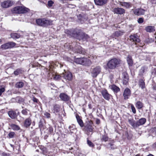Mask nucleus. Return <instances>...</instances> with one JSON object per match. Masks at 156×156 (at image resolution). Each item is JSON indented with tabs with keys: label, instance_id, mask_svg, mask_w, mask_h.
Wrapping results in <instances>:
<instances>
[{
	"label": "nucleus",
	"instance_id": "1",
	"mask_svg": "<svg viewBox=\"0 0 156 156\" xmlns=\"http://www.w3.org/2000/svg\"><path fill=\"white\" fill-rule=\"evenodd\" d=\"M128 121L133 128L136 129L140 126L144 125L146 122V119L145 118H141L136 121L133 119L130 118L128 119Z\"/></svg>",
	"mask_w": 156,
	"mask_h": 156
},
{
	"label": "nucleus",
	"instance_id": "2",
	"mask_svg": "<svg viewBox=\"0 0 156 156\" xmlns=\"http://www.w3.org/2000/svg\"><path fill=\"white\" fill-rule=\"evenodd\" d=\"M121 60L119 58H113L107 63V67L110 69H113L118 67L121 63Z\"/></svg>",
	"mask_w": 156,
	"mask_h": 156
},
{
	"label": "nucleus",
	"instance_id": "3",
	"mask_svg": "<svg viewBox=\"0 0 156 156\" xmlns=\"http://www.w3.org/2000/svg\"><path fill=\"white\" fill-rule=\"evenodd\" d=\"M74 36L80 40H82L83 41H87L89 38L88 36L82 32L81 30H76L74 32Z\"/></svg>",
	"mask_w": 156,
	"mask_h": 156
},
{
	"label": "nucleus",
	"instance_id": "4",
	"mask_svg": "<svg viewBox=\"0 0 156 156\" xmlns=\"http://www.w3.org/2000/svg\"><path fill=\"white\" fill-rule=\"evenodd\" d=\"M29 10L28 8L24 6H17L13 8L12 12L13 13L20 14L26 13Z\"/></svg>",
	"mask_w": 156,
	"mask_h": 156
},
{
	"label": "nucleus",
	"instance_id": "5",
	"mask_svg": "<svg viewBox=\"0 0 156 156\" xmlns=\"http://www.w3.org/2000/svg\"><path fill=\"white\" fill-rule=\"evenodd\" d=\"M36 23L38 25L44 27L52 24V21L44 18L36 19Z\"/></svg>",
	"mask_w": 156,
	"mask_h": 156
},
{
	"label": "nucleus",
	"instance_id": "6",
	"mask_svg": "<svg viewBox=\"0 0 156 156\" xmlns=\"http://www.w3.org/2000/svg\"><path fill=\"white\" fill-rule=\"evenodd\" d=\"M75 62L77 63L85 66H89L91 64L90 60L86 58H76L75 59Z\"/></svg>",
	"mask_w": 156,
	"mask_h": 156
},
{
	"label": "nucleus",
	"instance_id": "7",
	"mask_svg": "<svg viewBox=\"0 0 156 156\" xmlns=\"http://www.w3.org/2000/svg\"><path fill=\"white\" fill-rule=\"evenodd\" d=\"M16 44L13 42H9L2 44L1 46V48L3 50L7 49L14 47Z\"/></svg>",
	"mask_w": 156,
	"mask_h": 156
},
{
	"label": "nucleus",
	"instance_id": "8",
	"mask_svg": "<svg viewBox=\"0 0 156 156\" xmlns=\"http://www.w3.org/2000/svg\"><path fill=\"white\" fill-rule=\"evenodd\" d=\"M14 3V2L12 1L7 0L2 2L1 5L3 8H7L12 6Z\"/></svg>",
	"mask_w": 156,
	"mask_h": 156
},
{
	"label": "nucleus",
	"instance_id": "9",
	"mask_svg": "<svg viewBox=\"0 0 156 156\" xmlns=\"http://www.w3.org/2000/svg\"><path fill=\"white\" fill-rule=\"evenodd\" d=\"M101 71V68L99 66H97L93 69L91 73L92 76L94 78L96 77L99 74Z\"/></svg>",
	"mask_w": 156,
	"mask_h": 156
},
{
	"label": "nucleus",
	"instance_id": "10",
	"mask_svg": "<svg viewBox=\"0 0 156 156\" xmlns=\"http://www.w3.org/2000/svg\"><path fill=\"white\" fill-rule=\"evenodd\" d=\"M134 14L137 16H140L144 14L145 10L141 8H138L135 9H132Z\"/></svg>",
	"mask_w": 156,
	"mask_h": 156
},
{
	"label": "nucleus",
	"instance_id": "11",
	"mask_svg": "<svg viewBox=\"0 0 156 156\" xmlns=\"http://www.w3.org/2000/svg\"><path fill=\"white\" fill-rule=\"evenodd\" d=\"M131 94V91L128 88H126L124 90L123 96L124 97V99L125 100L129 98Z\"/></svg>",
	"mask_w": 156,
	"mask_h": 156
},
{
	"label": "nucleus",
	"instance_id": "12",
	"mask_svg": "<svg viewBox=\"0 0 156 156\" xmlns=\"http://www.w3.org/2000/svg\"><path fill=\"white\" fill-rule=\"evenodd\" d=\"M74 50L75 52L77 53L85 55L86 53V51L84 49L82 48L80 46L76 47Z\"/></svg>",
	"mask_w": 156,
	"mask_h": 156
},
{
	"label": "nucleus",
	"instance_id": "13",
	"mask_svg": "<svg viewBox=\"0 0 156 156\" xmlns=\"http://www.w3.org/2000/svg\"><path fill=\"white\" fill-rule=\"evenodd\" d=\"M59 97L62 101H68L70 99L69 96L64 93H61L59 95Z\"/></svg>",
	"mask_w": 156,
	"mask_h": 156
},
{
	"label": "nucleus",
	"instance_id": "14",
	"mask_svg": "<svg viewBox=\"0 0 156 156\" xmlns=\"http://www.w3.org/2000/svg\"><path fill=\"white\" fill-rule=\"evenodd\" d=\"M101 93L103 97L105 99L107 100L110 99L111 95L108 93L106 90L104 89L102 90Z\"/></svg>",
	"mask_w": 156,
	"mask_h": 156
},
{
	"label": "nucleus",
	"instance_id": "15",
	"mask_svg": "<svg viewBox=\"0 0 156 156\" xmlns=\"http://www.w3.org/2000/svg\"><path fill=\"white\" fill-rule=\"evenodd\" d=\"M105 146L107 148L111 150H114L116 148V146L114 144L113 140H110V142Z\"/></svg>",
	"mask_w": 156,
	"mask_h": 156
},
{
	"label": "nucleus",
	"instance_id": "16",
	"mask_svg": "<svg viewBox=\"0 0 156 156\" xmlns=\"http://www.w3.org/2000/svg\"><path fill=\"white\" fill-rule=\"evenodd\" d=\"M115 13L122 14L125 12V10L123 8H115L113 10Z\"/></svg>",
	"mask_w": 156,
	"mask_h": 156
},
{
	"label": "nucleus",
	"instance_id": "17",
	"mask_svg": "<svg viewBox=\"0 0 156 156\" xmlns=\"http://www.w3.org/2000/svg\"><path fill=\"white\" fill-rule=\"evenodd\" d=\"M95 4L98 5L102 6L106 4L108 0H94Z\"/></svg>",
	"mask_w": 156,
	"mask_h": 156
},
{
	"label": "nucleus",
	"instance_id": "18",
	"mask_svg": "<svg viewBox=\"0 0 156 156\" xmlns=\"http://www.w3.org/2000/svg\"><path fill=\"white\" fill-rule=\"evenodd\" d=\"M130 40L135 43H138L140 42V40L138 36L135 34L131 35L129 36Z\"/></svg>",
	"mask_w": 156,
	"mask_h": 156
},
{
	"label": "nucleus",
	"instance_id": "19",
	"mask_svg": "<svg viewBox=\"0 0 156 156\" xmlns=\"http://www.w3.org/2000/svg\"><path fill=\"white\" fill-rule=\"evenodd\" d=\"M123 82L124 84L126 85L129 80V76L127 73L126 72H124L122 73Z\"/></svg>",
	"mask_w": 156,
	"mask_h": 156
},
{
	"label": "nucleus",
	"instance_id": "20",
	"mask_svg": "<svg viewBox=\"0 0 156 156\" xmlns=\"http://www.w3.org/2000/svg\"><path fill=\"white\" fill-rule=\"evenodd\" d=\"M64 77L66 80H71L73 77L72 74L70 72H66L64 75Z\"/></svg>",
	"mask_w": 156,
	"mask_h": 156
},
{
	"label": "nucleus",
	"instance_id": "21",
	"mask_svg": "<svg viewBox=\"0 0 156 156\" xmlns=\"http://www.w3.org/2000/svg\"><path fill=\"white\" fill-rule=\"evenodd\" d=\"M109 87L115 93H117L120 91V88L114 84L109 86Z\"/></svg>",
	"mask_w": 156,
	"mask_h": 156
},
{
	"label": "nucleus",
	"instance_id": "22",
	"mask_svg": "<svg viewBox=\"0 0 156 156\" xmlns=\"http://www.w3.org/2000/svg\"><path fill=\"white\" fill-rule=\"evenodd\" d=\"M31 119L30 118H28L26 119L24 121V126L26 127H29L31 123Z\"/></svg>",
	"mask_w": 156,
	"mask_h": 156
},
{
	"label": "nucleus",
	"instance_id": "23",
	"mask_svg": "<svg viewBox=\"0 0 156 156\" xmlns=\"http://www.w3.org/2000/svg\"><path fill=\"white\" fill-rule=\"evenodd\" d=\"M124 33L123 31L118 30L113 34L112 36L115 37H118L122 35Z\"/></svg>",
	"mask_w": 156,
	"mask_h": 156
},
{
	"label": "nucleus",
	"instance_id": "24",
	"mask_svg": "<svg viewBox=\"0 0 156 156\" xmlns=\"http://www.w3.org/2000/svg\"><path fill=\"white\" fill-rule=\"evenodd\" d=\"M8 114L9 117L12 119H15L16 117V113L12 111H9Z\"/></svg>",
	"mask_w": 156,
	"mask_h": 156
},
{
	"label": "nucleus",
	"instance_id": "25",
	"mask_svg": "<svg viewBox=\"0 0 156 156\" xmlns=\"http://www.w3.org/2000/svg\"><path fill=\"white\" fill-rule=\"evenodd\" d=\"M127 61L129 66H132L133 64V61L131 56L129 55L127 58Z\"/></svg>",
	"mask_w": 156,
	"mask_h": 156
},
{
	"label": "nucleus",
	"instance_id": "26",
	"mask_svg": "<svg viewBox=\"0 0 156 156\" xmlns=\"http://www.w3.org/2000/svg\"><path fill=\"white\" fill-rule=\"evenodd\" d=\"M145 30L148 32H152L154 31V27L152 26H148L145 27Z\"/></svg>",
	"mask_w": 156,
	"mask_h": 156
},
{
	"label": "nucleus",
	"instance_id": "27",
	"mask_svg": "<svg viewBox=\"0 0 156 156\" xmlns=\"http://www.w3.org/2000/svg\"><path fill=\"white\" fill-rule=\"evenodd\" d=\"M101 140L102 142L104 141L105 142L108 141H110V139L106 135H102L101 137Z\"/></svg>",
	"mask_w": 156,
	"mask_h": 156
},
{
	"label": "nucleus",
	"instance_id": "28",
	"mask_svg": "<svg viewBox=\"0 0 156 156\" xmlns=\"http://www.w3.org/2000/svg\"><path fill=\"white\" fill-rule=\"evenodd\" d=\"M76 118L77 119V122L80 126L81 127H83L84 126L83 123L79 115H76Z\"/></svg>",
	"mask_w": 156,
	"mask_h": 156
},
{
	"label": "nucleus",
	"instance_id": "29",
	"mask_svg": "<svg viewBox=\"0 0 156 156\" xmlns=\"http://www.w3.org/2000/svg\"><path fill=\"white\" fill-rule=\"evenodd\" d=\"M93 123H88L86 125L85 127L86 128V129L88 131L90 132H91L93 130V128L92 127Z\"/></svg>",
	"mask_w": 156,
	"mask_h": 156
},
{
	"label": "nucleus",
	"instance_id": "30",
	"mask_svg": "<svg viewBox=\"0 0 156 156\" xmlns=\"http://www.w3.org/2000/svg\"><path fill=\"white\" fill-rule=\"evenodd\" d=\"M144 80L143 79H140L139 81L138 84L142 89H144L145 87Z\"/></svg>",
	"mask_w": 156,
	"mask_h": 156
},
{
	"label": "nucleus",
	"instance_id": "31",
	"mask_svg": "<svg viewBox=\"0 0 156 156\" xmlns=\"http://www.w3.org/2000/svg\"><path fill=\"white\" fill-rule=\"evenodd\" d=\"M121 5L127 9L129 8L132 6L131 4L129 2H122L121 3Z\"/></svg>",
	"mask_w": 156,
	"mask_h": 156
},
{
	"label": "nucleus",
	"instance_id": "32",
	"mask_svg": "<svg viewBox=\"0 0 156 156\" xmlns=\"http://www.w3.org/2000/svg\"><path fill=\"white\" fill-rule=\"evenodd\" d=\"M60 106L59 105L55 104L53 105V112L54 113H58L60 110Z\"/></svg>",
	"mask_w": 156,
	"mask_h": 156
},
{
	"label": "nucleus",
	"instance_id": "33",
	"mask_svg": "<svg viewBox=\"0 0 156 156\" xmlns=\"http://www.w3.org/2000/svg\"><path fill=\"white\" fill-rule=\"evenodd\" d=\"M147 68L145 66L142 67L140 70L139 73V75L140 76H142L144 73L145 72V70L147 69Z\"/></svg>",
	"mask_w": 156,
	"mask_h": 156
},
{
	"label": "nucleus",
	"instance_id": "34",
	"mask_svg": "<svg viewBox=\"0 0 156 156\" xmlns=\"http://www.w3.org/2000/svg\"><path fill=\"white\" fill-rule=\"evenodd\" d=\"M10 126L12 129L14 130H18L20 129V128L18 125L13 124H12Z\"/></svg>",
	"mask_w": 156,
	"mask_h": 156
},
{
	"label": "nucleus",
	"instance_id": "35",
	"mask_svg": "<svg viewBox=\"0 0 156 156\" xmlns=\"http://www.w3.org/2000/svg\"><path fill=\"white\" fill-rule=\"evenodd\" d=\"M10 35L11 37L13 39H18L20 37V35L16 33H12Z\"/></svg>",
	"mask_w": 156,
	"mask_h": 156
},
{
	"label": "nucleus",
	"instance_id": "36",
	"mask_svg": "<svg viewBox=\"0 0 156 156\" xmlns=\"http://www.w3.org/2000/svg\"><path fill=\"white\" fill-rule=\"evenodd\" d=\"M143 106V104L140 101L137 102L136 104V107L138 109L141 108Z\"/></svg>",
	"mask_w": 156,
	"mask_h": 156
},
{
	"label": "nucleus",
	"instance_id": "37",
	"mask_svg": "<svg viewBox=\"0 0 156 156\" xmlns=\"http://www.w3.org/2000/svg\"><path fill=\"white\" fill-rule=\"evenodd\" d=\"M24 85L23 83L22 82H19L16 83V87L20 88L22 87Z\"/></svg>",
	"mask_w": 156,
	"mask_h": 156
},
{
	"label": "nucleus",
	"instance_id": "38",
	"mask_svg": "<svg viewBox=\"0 0 156 156\" xmlns=\"http://www.w3.org/2000/svg\"><path fill=\"white\" fill-rule=\"evenodd\" d=\"M75 30L73 31V32L72 33H71V32L69 30H66L65 31V32L68 35H69L70 36H73V37H74V34H76V33H74V32Z\"/></svg>",
	"mask_w": 156,
	"mask_h": 156
},
{
	"label": "nucleus",
	"instance_id": "39",
	"mask_svg": "<svg viewBox=\"0 0 156 156\" xmlns=\"http://www.w3.org/2000/svg\"><path fill=\"white\" fill-rule=\"evenodd\" d=\"M22 73V69L20 68L17 69L14 72V74L16 76Z\"/></svg>",
	"mask_w": 156,
	"mask_h": 156
},
{
	"label": "nucleus",
	"instance_id": "40",
	"mask_svg": "<svg viewBox=\"0 0 156 156\" xmlns=\"http://www.w3.org/2000/svg\"><path fill=\"white\" fill-rule=\"evenodd\" d=\"M40 149L41 150V153L44 154H46L47 153V150L46 147H41Z\"/></svg>",
	"mask_w": 156,
	"mask_h": 156
},
{
	"label": "nucleus",
	"instance_id": "41",
	"mask_svg": "<svg viewBox=\"0 0 156 156\" xmlns=\"http://www.w3.org/2000/svg\"><path fill=\"white\" fill-rule=\"evenodd\" d=\"M16 100L17 102L20 103H21L24 101L23 99L20 97H16Z\"/></svg>",
	"mask_w": 156,
	"mask_h": 156
},
{
	"label": "nucleus",
	"instance_id": "42",
	"mask_svg": "<svg viewBox=\"0 0 156 156\" xmlns=\"http://www.w3.org/2000/svg\"><path fill=\"white\" fill-rule=\"evenodd\" d=\"M16 135L15 133L14 132H10L8 135V136H9V138H12L15 136Z\"/></svg>",
	"mask_w": 156,
	"mask_h": 156
},
{
	"label": "nucleus",
	"instance_id": "43",
	"mask_svg": "<svg viewBox=\"0 0 156 156\" xmlns=\"http://www.w3.org/2000/svg\"><path fill=\"white\" fill-rule=\"evenodd\" d=\"M54 2L52 0H49L48 2V5L49 7H51L53 5Z\"/></svg>",
	"mask_w": 156,
	"mask_h": 156
},
{
	"label": "nucleus",
	"instance_id": "44",
	"mask_svg": "<svg viewBox=\"0 0 156 156\" xmlns=\"http://www.w3.org/2000/svg\"><path fill=\"white\" fill-rule=\"evenodd\" d=\"M28 110L27 109L25 108V109H23L21 111V113L23 115H27L28 114Z\"/></svg>",
	"mask_w": 156,
	"mask_h": 156
},
{
	"label": "nucleus",
	"instance_id": "45",
	"mask_svg": "<svg viewBox=\"0 0 156 156\" xmlns=\"http://www.w3.org/2000/svg\"><path fill=\"white\" fill-rule=\"evenodd\" d=\"M69 128V129L70 133H73L74 131L75 130V128H73V126H70Z\"/></svg>",
	"mask_w": 156,
	"mask_h": 156
},
{
	"label": "nucleus",
	"instance_id": "46",
	"mask_svg": "<svg viewBox=\"0 0 156 156\" xmlns=\"http://www.w3.org/2000/svg\"><path fill=\"white\" fill-rule=\"evenodd\" d=\"M87 143L88 145L90 147H94V144L90 140H87Z\"/></svg>",
	"mask_w": 156,
	"mask_h": 156
},
{
	"label": "nucleus",
	"instance_id": "47",
	"mask_svg": "<svg viewBox=\"0 0 156 156\" xmlns=\"http://www.w3.org/2000/svg\"><path fill=\"white\" fill-rule=\"evenodd\" d=\"M48 131L50 134H51L53 131V129L51 126H49L48 128Z\"/></svg>",
	"mask_w": 156,
	"mask_h": 156
},
{
	"label": "nucleus",
	"instance_id": "48",
	"mask_svg": "<svg viewBox=\"0 0 156 156\" xmlns=\"http://www.w3.org/2000/svg\"><path fill=\"white\" fill-rule=\"evenodd\" d=\"M154 41V39L151 38H148V39L147 40V42L148 43H151Z\"/></svg>",
	"mask_w": 156,
	"mask_h": 156
},
{
	"label": "nucleus",
	"instance_id": "49",
	"mask_svg": "<svg viewBox=\"0 0 156 156\" xmlns=\"http://www.w3.org/2000/svg\"><path fill=\"white\" fill-rule=\"evenodd\" d=\"M131 108L132 112L134 114H135L136 113V110L135 107L133 105H131Z\"/></svg>",
	"mask_w": 156,
	"mask_h": 156
},
{
	"label": "nucleus",
	"instance_id": "50",
	"mask_svg": "<svg viewBox=\"0 0 156 156\" xmlns=\"http://www.w3.org/2000/svg\"><path fill=\"white\" fill-rule=\"evenodd\" d=\"M137 21L138 23H142L144 22V19L142 18H139Z\"/></svg>",
	"mask_w": 156,
	"mask_h": 156
},
{
	"label": "nucleus",
	"instance_id": "51",
	"mask_svg": "<svg viewBox=\"0 0 156 156\" xmlns=\"http://www.w3.org/2000/svg\"><path fill=\"white\" fill-rule=\"evenodd\" d=\"M44 115L47 118H49L51 117L50 114L46 112L44 113Z\"/></svg>",
	"mask_w": 156,
	"mask_h": 156
},
{
	"label": "nucleus",
	"instance_id": "52",
	"mask_svg": "<svg viewBox=\"0 0 156 156\" xmlns=\"http://www.w3.org/2000/svg\"><path fill=\"white\" fill-rule=\"evenodd\" d=\"M39 127L40 128H42L43 127V123L40 120L39 122Z\"/></svg>",
	"mask_w": 156,
	"mask_h": 156
},
{
	"label": "nucleus",
	"instance_id": "53",
	"mask_svg": "<svg viewBox=\"0 0 156 156\" xmlns=\"http://www.w3.org/2000/svg\"><path fill=\"white\" fill-rule=\"evenodd\" d=\"M2 156H10V154L9 153H6L5 152H3L1 154Z\"/></svg>",
	"mask_w": 156,
	"mask_h": 156
},
{
	"label": "nucleus",
	"instance_id": "54",
	"mask_svg": "<svg viewBox=\"0 0 156 156\" xmlns=\"http://www.w3.org/2000/svg\"><path fill=\"white\" fill-rule=\"evenodd\" d=\"M5 91V89L4 88H0V96L1 95L2 93L4 92Z\"/></svg>",
	"mask_w": 156,
	"mask_h": 156
},
{
	"label": "nucleus",
	"instance_id": "55",
	"mask_svg": "<svg viewBox=\"0 0 156 156\" xmlns=\"http://www.w3.org/2000/svg\"><path fill=\"white\" fill-rule=\"evenodd\" d=\"M151 74L154 75H156V69H154L152 70Z\"/></svg>",
	"mask_w": 156,
	"mask_h": 156
},
{
	"label": "nucleus",
	"instance_id": "56",
	"mask_svg": "<svg viewBox=\"0 0 156 156\" xmlns=\"http://www.w3.org/2000/svg\"><path fill=\"white\" fill-rule=\"evenodd\" d=\"M54 78L55 80H57L60 78V76L57 75H55Z\"/></svg>",
	"mask_w": 156,
	"mask_h": 156
},
{
	"label": "nucleus",
	"instance_id": "57",
	"mask_svg": "<svg viewBox=\"0 0 156 156\" xmlns=\"http://www.w3.org/2000/svg\"><path fill=\"white\" fill-rule=\"evenodd\" d=\"M33 101L34 102L37 103L38 100L35 97H34L32 99Z\"/></svg>",
	"mask_w": 156,
	"mask_h": 156
},
{
	"label": "nucleus",
	"instance_id": "58",
	"mask_svg": "<svg viewBox=\"0 0 156 156\" xmlns=\"http://www.w3.org/2000/svg\"><path fill=\"white\" fill-rule=\"evenodd\" d=\"M152 131L153 133L156 134V127H154L152 129Z\"/></svg>",
	"mask_w": 156,
	"mask_h": 156
},
{
	"label": "nucleus",
	"instance_id": "59",
	"mask_svg": "<svg viewBox=\"0 0 156 156\" xmlns=\"http://www.w3.org/2000/svg\"><path fill=\"white\" fill-rule=\"evenodd\" d=\"M100 122V120L99 119H97L96 120V123L97 124H99Z\"/></svg>",
	"mask_w": 156,
	"mask_h": 156
},
{
	"label": "nucleus",
	"instance_id": "60",
	"mask_svg": "<svg viewBox=\"0 0 156 156\" xmlns=\"http://www.w3.org/2000/svg\"><path fill=\"white\" fill-rule=\"evenodd\" d=\"M153 146L155 147H156V142L154 143V144H153Z\"/></svg>",
	"mask_w": 156,
	"mask_h": 156
},
{
	"label": "nucleus",
	"instance_id": "61",
	"mask_svg": "<svg viewBox=\"0 0 156 156\" xmlns=\"http://www.w3.org/2000/svg\"><path fill=\"white\" fill-rule=\"evenodd\" d=\"M112 27H117L116 26L115 24L113 25H112Z\"/></svg>",
	"mask_w": 156,
	"mask_h": 156
},
{
	"label": "nucleus",
	"instance_id": "62",
	"mask_svg": "<svg viewBox=\"0 0 156 156\" xmlns=\"http://www.w3.org/2000/svg\"><path fill=\"white\" fill-rule=\"evenodd\" d=\"M88 106H89V108H90V109H91V105H88Z\"/></svg>",
	"mask_w": 156,
	"mask_h": 156
},
{
	"label": "nucleus",
	"instance_id": "63",
	"mask_svg": "<svg viewBox=\"0 0 156 156\" xmlns=\"http://www.w3.org/2000/svg\"><path fill=\"white\" fill-rule=\"evenodd\" d=\"M147 156H154L152 154H149V155H148Z\"/></svg>",
	"mask_w": 156,
	"mask_h": 156
},
{
	"label": "nucleus",
	"instance_id": "64",
	"mask_svg": "<svg viewBox=\"0 0 156 156\" xmlns=\"http://www.w3.org/2000/svg\"><path fill=\"white\" fill-rule=\"evenodd\" d=\"M135 156H140V155L139 154H137Z\"/></svg>",
	"mask_w": 156,
	"mask_h": 156
}]
</instances>
